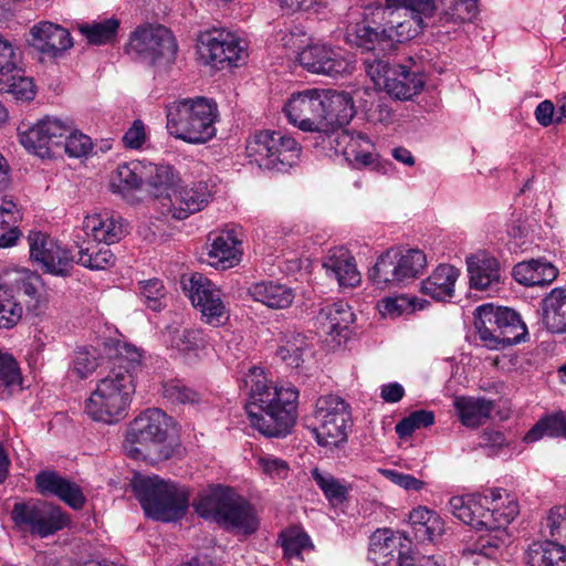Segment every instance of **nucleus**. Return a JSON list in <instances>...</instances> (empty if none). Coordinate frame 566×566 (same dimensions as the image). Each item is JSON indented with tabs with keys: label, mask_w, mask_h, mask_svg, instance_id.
<instances>
[{
	"label": "nucleus",
	"mask_w": 566,
	"mask_h": 566,
	"mask_svg": "<svg viewBox=\"0 0 566 566\" xmlns=\"http://www.w3.org/2000/svg\"><path fill=\"white\" fill-rule=\"evenodd\" d=\"M379 312L384 317L396 318L407 312H412V303L405 296L384 298L379 305Z\"/></svg>",
	"instance_id": "61"
},
{
	"label": "nucleus",
	"mask_w": 566,
	"mask_h": 566,
	"mask_svg": "<svg viewBox=\"0 0 566 566\" xmlns=\"http://www.w3.org/2000/svg\"><path fill=\"white\" fill-rule=\"evenodd\" d=\"M389 7L403 8L424 18L439 11L438 21L444 25L469 22L478 14V0H386Z\"/></svg>",
	"instance_id": "14"
},
{
	"label": "nucleus",
	"mask_w": 566,
	"mask_h": 566,
	"mask_svg": "<svg viewBox=\"0 0 566 566\" xmlns=\"http://www.w3.org/2000/svg\"><path fill=\"white\" fill-rule=\"evenodd\" d=\"M279 541L287 558H301L302 551L313 548L310 536L298 526L287 527L282 530L279 535Z\"/></svg>",
	"instance_id": "50"
},
{
	"label": "nucleus",
	"mask_w": 566,
	"mask_h": 566,
	"mask_svg": "<svg viewBox=\"0 0 566 566\" xmlns=\"http://www.w3.org/2000/svg\"><path fill=\"white\" fill-rule=\"evenodd\" d=\"M30 49L42 57L57 59L73 46V39L67 29L51 21L34 23L25 35Z\"/></svg>",
	"instance_id": "19"
},
{
	"label": "nucleus",
	"mask_w": 566,
	"mask_h": 566,
	"mask_svg": "<svg viewBox=\"0 0 566 566\" xmlns=\"http://www.w3.org/2000/svg\"><path fill=\"white\" fill-rule=\"evenodd\" d=\"M324 144L333 148L335 153L343 154L346 160L356 168L378 169V156L373 153L374 146L363 133L350 132L337 125L327 135Z\"/></svg>",
	"instance_id": "17"
},
{
	"label": "nucleus",
	"mask_w": 566,
	"mask_h": 566,
	"mask_svg": "<svg viewBox=\"0 0 566 566\" xmlns=\"http://www.w3.org/2000/svg\"><path fill=\"white\" fill-rule=\"evenodd\" d=\"M459 271L450 264H440L421 283V292L437 301H447L453 297L454 284Z\"/></svg>",
	"instance_id": "29"
},
{
	"label": "nucleus",
	"mask_w": 566,
	"mask_h": 566,
	"mask_svg": "<svg viewBox=\"0 0 566 566\" xmlns=\"http://www.w3.org/2000/svg\"><path fill=\"white\" fill-rule=\"evenodd\" d=\"M530 566H566L565 545L553 539L534 542L526 552Z\"/></svg>",
	"instance_id": "35"
},
{
	"label": "nucleus",
	"mask_w": 566,
	"mask_h": 566,
	"mask_svg": "<svg viewBox=\"0 0 566 566\" xmlns=\"http://www.w3.org/2000/svg\"><path fill=\"white\" fill-rule=\"evenodd\" d=\"M35 485L42 495H54L74 510H81L85 504L82 489L54 471L38 473Z\"/></svg>",
	"instance_id": "24"
},
{
	"label": "nucleus",
	"mask_w": 566,
	"mask_h": 566,
	"mask_svg": "<svg viewBox=\"0 0 566 566\" xmlns=\"http://www.w3.org/2000/svg\"><path fill=\"white\" fill-rule=\"evenodd\" d=\"M311 475L331 503L339 504L347 500L350 485L318 468H314Z\"/></svg>",
	"instance_id": "46"
},
{
	"label": "nucleus",
	"mask_w": 566,
	"mask_h": 566,
	"mask_svg": "<svg viewBox=\"0 0 566 566\" xmlns=\"http://www.w3.org/2000/svg\"><path fill=\"white\" fill-rule=\"evenodd\" d=\"M434 413L428 410H416L396 424V432L400 438L410 437L417 429L433 424Z\"/></svg>",
	"instance_id": "53"
},
{
	"label": "nucleus",
	"mask_w": 566,
	"mask_h": 566,
	"mask_svg": "<svg viewBox=\"0 0 566 566\" xmlns=\"http://www.w3.org/2000/svg\"><path fill=\"white\" fill-rule=\"evenodd\" d=\"M300 64L307 71L327 76H338L350 72V62L338 51L325 44H312L298 53Z\"/></svg>",
	"instance_id": "22"
},
{
	"label": "nucleus",
	"mask_w": 566,
	"mask_h": 566,
	"mask_svg": "<svg viewBox=\"0 0 566 566\" xmlns=\"http://www.w3.org/2000/svg\"><path fill=\"white\" fill-rule=\"evenodd\" d=\"M22 378L17 360L12 355L0 350V398H9L21 388Z\"/></svg>",
	"instance_id": "48"
},
{
	"label": "nucleus",
	"mask_w": 566,
	"mask_h": 566,
	"mask_svg": "<svg viewBox=\"0 0 566 566\" xmlns=\"http://www.w3.org/2000/svg\"><path fill=\"white\" fill-rule=\"evenodd\" d=\"M30 258L50 274L67 276L72 269L73 256L49 234L38 231L28 235Z\"/></svg>",
	"instance_id": "18"
},
{
	"label": "nucleus",
	"mask_w": 566,
	"mask_h": 566,
	"mask_svg": "<svg viewBox=\"0 0 566 566\" xmlns=\"http://www.w3.org/2000/svg\"><path fill=\"white\" fill-rule=\"evenodd\" d=\"M140 295L145 304L153 311H160L164 306L166 291L163 282L158 279H150L140 282Z\"/></svg>",
	"instance_id": "57"
},
{
	"label": "nucleus",
	"mask_w": 566,
	"mask_h": 566,
	"mask_svg": "<svg viewBox=\"0 0 566 566\" xmlns=\"http://www.w3.org/2000/svg\"><path fill=\"white\" fill-rule=\"evenodd\" d=\"M548 535L566 546V506H557L551 510L545 522Z\"/></svg>",
	"instance_id": "59"
},
{
	"label": "nucleus",
	"mask_w": 566,
	"mask_h": 566,
	"mask_svg": "<svg viewBox=\"0 0 566 566\" xmlns=\"http://www.w3.org/2000/svg\"><path fill=\"white\" fill-rule=\"evenodd\" d=\"M21 62V52L12 41L0 33V73L17 69Z\"/></svg>",
	"instance_id": "60"
},
{
	"label": "nucleus",
	"mask_w": 566,
	"mask_h": 566,
	"mask_svg": "<svg viewBox=\"0 0 566 566\" xmlns=\"http://www.w3.org/2000/svg\"><path fill=\"white\" fill-rule=\"evenodd\" d=\"M453 406L462 424L472 428L485 422L493 409L492 401L472 397H457Z\"/></svg>",
	"instance_id": "36"
},
{
	"label": "nucleus",
	"mask_w": 566,
	"mask_h": 566,
	"mask_svg": "<svg viewBox=\"0 0 566 566\" xmlns=\"http://www.w3.org/2000/svg\"><path fill=\"white\" fill-rule=\"evenodd\" d=\"M415 537L419 541H434L442 535L444 522L434 512L424 506L412 510L409 514Z\"/></svg>",
	"instance_id": "38"
},
{
	"label": "nucleus",
	"mask_w": 566,
	"mask_h": 566,
	"mask_svg": "<svg viewBox=\"0 0 566 566\" xmlns=\"http://www.w3.org/2000/svg\"><path fill=\"white\" fill-rule=\"evenodd\" d=\"M364 65L366 74L374 82L375 86L384 88L388 70L392 69V65L381 59H366Z\"/></svg>",
	"instance_id": "63"
},
{
	"label": "nucleus",
	"mask_w": 566,
	"mask_h": 566,
	"mask_svg": "<svg viewBox=\"0 0 566 566\" xmlns=\"http://www.w3.org/2000/svg\"><path fill=\"white\" fill-rule=\"evenodd\" d=\"M192 305L201 313V319L211 326L218 327L226 324L230 317V311L222 300L221 291L208 277L201 273H192L185 283Z\"/></svg>",
	"instance_id": "15"
},
{
	"label": "nucleus",
	"mask_w": 566,
	"mask_h": 566,
	"mask_svg": "<svg viewBox=\"0 0 566 566\" xmlns=\"http://www.w3.org/2000/svg\"><path fill=\"white\" fill-rule=\"evenodd\" d=\"M424 87V76L419 70L395 64L388 70L384 90L399 101H407L419 94Z\"/></svg>",
	"instance_id": "25"
},
{
	"label": "nucleus",
	"mask_w": 566,
	"mask_h": 566,
	"mask_svg": "<svg viewBox=\"0 0 566 566\" xmlns=\"http://www.w3.org/2000/svg\"><path fill=\"white\" fill-rule=\"evenodd\" d=\"M41 285V276L38 273L25 269L8 272L1 284L2 287H7L18 296L23 295L28 297V302H33L31 305L33 308L38 307L39 289Z\"/></svg>",
	"instance_id": "34"
},
{
	"label": "nucleus",
	"mask_w": 566,
	"mask_h": 566,
	"mask_svg": "<svg viewBox=\"0 0 566 566\" xmlns=\"http://www.w3.org/2000/svg\"><path fill=\"white\" fill-rule=\"evenodd\" d=\"M134 392V377L128 371H108L86 399L85 411L95 421L116 423L126 417Z\"/></svg>",
	"instance_id": "7"
},
{
	"label": "nucleus",
	"mask_w": 566,
	"mask_h": 566,
	"mask_svg": "<svg viewBox=\"0 0 566 566\" xmlns=\"http://www.w3.org/2000/svg\"><path fill=\"white\" fill-rule=\"evenodd\" d=\"M470 286L485 291L500 282V264L493 256L474 255L468 259Z\"/></svg>",
	"instance_id": "31"
},
{
	"label": "nucleus",
	"mask_w": 566,
	"mask_h": 566,
	"mask_svg": "<svg viewBox=\"0 0 566 566\" xmlns=\"http://www.w3.org/2000/svg\"><path fill=\"white\" fill-rule=\"evenodd\" d=\"M345 95L312 88L294 93L284 105L290 123L304 132H316L325 143L327 135L337 126V107L347 104Z\"/></svg>",
	"instance_id": "3"
},
{
	"label": "nucleus",
	"mask_w": 566,
	"mask_h": 566,
	"mask_svg": "<svg viewBox=\"0 0 566 566\" xmlns=\"http://www.w3.org/2000/svg\"><path fill=\"white\" fill-rule=\"evenodd\" d=\"M313 419L312 432L319 446L338 449L347 442L352 413L343 398L335 395L319 397L315 403Z\"/></svg>",
	"instance_id": "8"
},
{
	"label": "nucleus",
	"mask_w": 566,
	"mask_h": 566,
	"mask_svg": "<svg viewBox=\"0 0 566 566\" xmlns=\"http://www.w3.org/2000/svg\"><path fill=\"white\" fill-rule=\"evenodd\" d=\"M323 266L327 275L333 276L342 287H355L360 283L361 276L355 258L345 248L331 250Z\"/></svg>",
	"instance_id": "27"
},
{
	"label": "nucleus",
	"mask_w": 566,
	"mask_h": 566,
	"mask_svg": "<svg viewBox=\"0 0 566 566\" xmlns=\"http://www.w3.org/2000/svg\"><path fill=\"white\" fill-rule=\"evenodd\" d=\"M211 196L212 191L207 181H196L189 186H178L170 195L169 205L163 203V207L172 218L184 220L203 209Z\"/></svg>",
	"instance_id": "23"
},
{
	"label": "nucleus",
	"mask_w": 566,
	"mask_h": 566,
	"mask_svg": "<svg viewBox=\"0 0 566 566\" xmlns=\"http://www.w3.org/2000/svg\"><path fill=\"white\" fill-rule=\"evenodd\" d=\"M163 396L172 403H198L200 394L180 381H169L163 386Z\"/></svg>",
	"instance_id": "54"
},
{
	"label": "nucleus",
	"mask_w": 566,
	"mask_h": 566,
	"mask_svg": "<svg viewBox=\"0 0 566 566\" xmlns=\"http://www.w3.org/2000/svg\"><path fill=\"white\" fill-rule=\"evenodd\" d=\"M217 104L205 97L182 99L169 107L167 129L170 135L191 144H203L216 135Z\"/></svg>",
	"instance_id": "6"
},
{
	"label": "nucleus",
	"mask_w": 566,
	"mask_h": 566,
	"mask_svg": "<svg viewBox=\"0 0 566 566\" xmlns=\"http://www.w3.org/2000/svg\"><path fill=\"white\" fill-rule=\"evenodd\" d=\"M247 154L261 169L285 172L296 164L301 146L281 132L262 130L248 142Z\"/></svg>",
	"instance_id": "9"
},
{
	"label": "nucleus",
	"mask_w": 566,
	"mask_h": 566,
	"mask_svg": "<svg viewBox=\"0 0 566 566\" xmlns=\"http://www.w3.org/2000/svg\"><path fill=\"white\" fill-rule=\"evenodd\" d=\"M132 488L148 517L172 522L181 518L187 512L188 490L171 481H165L157 475L136 474Z\"/></svg>",
	"instance_id": "5"
},
{
	"label": "nucleus",
	"mask_w": 566,
	"mask_h": 566,
	"mask_svg": "<svg viewBox=\"0 0 566 566\" xmlns=\"http://www.w3.org/2000/svg\"><path fill=\"white\" fill-rule=\"evenodd\" d=\"M87 241V247L80 245L77 263L90 270H105L115 263V255L108 245Z\"/></svg>",
	"instance_id": "45"
},
{
	"label": "nucleus",
	"mask_w": 566,
	"mask_h": 566,
	"mask_svg": "<svg viewBox=\"0 0 566 566\" xmlns=\"http://www.w3.org/2000/svg\"><path fill=\"white\" fill-rule=\"evenodd\" d=\"M307 347L306 338L294 331H287L282 344L279 346L276 355L287 366L297 368L303 363V352Z\"/></svg>",
	"instance_id": "47"
},
{
	"label": "nucleus",
	"mask_w": 566,
	"mask_h": 566,
	"mask_svg": "<svg viewBox=\"0 0 566 566\" xmlns=\"http://www.w3.org/2000/svg\"><path fill=\"white\" fill-rule=\"evenodd\" d=\"M62 146L70 157L78 158L86 156L92 150L93 144L87 135L73 129L72 125L70 124V130L63 138Z\"/></svg>",
	"instance_id": "55"
},
{
	"label": "nucleus",
	"mask_w": 566,
	"mask_h": 566,
	"mask_svg": "<svg viewBox=\"0 0 566 566\" xmlns=\"http://www.w3.org/2000/svg\"><path fill=\"white\" fill-rule=\"evenodd\" d=\"M382 476L392 482L394 484L402 488L406 491H420L424 488L426 482L415 478L411 474H406L392 469L380 470Z\"/></svg>",
	"instance_id": "62"
},
{
	"label": "nucleus",
	"mask_w": 566,
	"mask_h": 566,
	"mask_svg": "<svg viewBox=\"0 0 566 566\" xmlns=\"http://www.w3.org/2000/svg\"><path fill=\"white\" fill-rule=\"evenodd\" d=\"M70 130V123L60 118L45 117L25 130L19 128L21 145L39 157H50L55 148L62 147L63 138Z\"/></svg>",
	"instance_id": "16"
},
{
	"label": "nucleus",
	"mask_w": 566,
	"mask_h": 566,
	"mask_svg": "<svg viewBox=\"0 0 566 566\" xmlns=\"http://www.w3.org/2000/svg\"><path fill=\"white\" fill-rule=\"evenodd\" d=\"M497 322V308L492 304H484L476 308L474 327L483 345L493 350L500 349V327Z\"/></svg>",
	"instance_id": "37"
},
{
	"label": "nucleus",
	"mask_w": 566,
	"mask_h": 566,
	"mask_svg": "<svg viewBox=\"0 0 566 566\" xmlns=\"http://www.w3.org/2000/svg\"><path fill=\"white\" fill-rule=\"evenodd\" d=\"M499 315L500 349L518 344L527 336V328L520 315L509 307H496Z\"/></svg>",
	"instance_id": "40"
},
{
	"label": "nucleus",
	"mask_w": 566,
	"mask_h": 566,
	"mask_svg": "<svg viewBox=\"0 0 566 566\" xmlns=\"http://www.w3.org/2000/svg\"><path fill=\"white\" fill-rule=\"evenodd\" d=\"M142 355L139 350L129 344L118 343L116 346V355L112 359L109 371L126 370L134 377L135 369L139 366Z\"/></svg>",
	"instance_id": "52"
},
{
	"label": "nucleus",
	"mask_w": 566,
	"mask_h": 566,
	"mask_svg": "<svg viewBox=\"0 0 566 566\" xmlns=\"http://www.w3.org/2000/svg\"><path fill=\"white\" fill-rule=\"evenodd\" d=\"M11 518L20 531L42 538L55 534L67 524V517L59 506L35 500L14 503Z\"/></svg>",
	"instance_id": "13"
},
{
	"label": "nucleus",
	"mask_w": 566,
	"mask_h": 566,
	"mask_svg": "<svg viewBox=\"0 0 566 566\" xmlns=\"http://www.w3.org/2000/svg\"><path fill=\"white\" fill-rule=\"evenodd\" d=\"M249 400L247 413L253 428L265 437H285L297 418L298 390L289 385L270 386L260 367L250 368L243 378Z\"/></svg>",
	"instance_id": "2"
},
{
	"label": "nucleus",
	"mask_w": 566,
	"mask_h": 566,
	"mask_svg": "<svg viewBox=\"0 0 566 566\" xmlns=\"http://www.w3.org/2000/svg\"><path fill=\"white\" fill-rule=\"evenodd\" d=\"M449 510L453 516L472 528L489 532L464 551V555L475 565L481 564L483 558L496 557L509 541L506 527L520 512L517 501L502 489L452 496L449 500Z\"/></svg>",
	"instance_id": "1"
},
{
	"label": "nucleus",
	"mask_w": 566,
	"mask_h": 566,
	"mask_svg": "<svg viewBox=\"0 0 566 566\" xmlns=\"http://www.w3.org/2000/svg\"><path fill=\"white\" fill-rule=\"evenodd\" d=\"M200 53L208 63L218 69L238 66L245 57L240 40L226 30H214L202 35Z\"/></svg>",
	"instance_id": "20"
},
{
	"label": "nucleus",
	"mask_w": 566,
	"mask_h": 566,
	"mask_svg": "<svg viewBox=\"0 0 566 566\" xmlns=\"http://www.w3.org/2000/svg\"><path fill=\"white\" fill-rule=\"evenodd\" d=\"M239 244L240 242L233 230L223 231L218 234L212 240L208 253L209 258L214 260L212 264L222 269L232 268L239 262Z\"/></svg>",
	"instance_id": "41"
},
{
	"label": "nucleus",
	"mask_w": 566,
	"mask_h": 566,
	"mask_svg": "<svg viewBox=\"0 0 566 566\" xmlns=\"http://www.w3.org/2000/svg\"><path fill=\"white\" fill-rule=\"evenodd\" d=\"M541 304L546 328L552 333H566V287L553 289Z\"/></svg>",
	"instance_id": "32"
},
{
	"label": "nucleus",
	"mask_w": 566,
	"mask_h": 566,
	"mask_svg": "<svg viewBox=\"0 0 566 566\" xmlns=\"http://www.w3.org/2000/svg\"><path fill=\"white\" fill-rule=\"evenodd\" d=\"M543 436L566 438V418L562 413L546 417L538 421L525 436L526 442H534Z\"/></svg>",
	"instance_id": "51"
},
{
	"label": "nucleus",
	"mask_w": 566,
	"mask_h": 566,
	"mask_svg": "<svg viewBox=\"0 0 566 566\" xmlns=\"http://www.w3.org/2000/svg\"><path fill=\"white\" fill-rule=\"evenodd\" d=\"M249 292L256 302L271 308L289 307L295 296L291 287L274 282L255 283Z\"/></svg>",
	"instance_id": "39"
},
{
	"label": "nucleus",
	"mask_w": 566,
	"mask_h": 566,
	"mask_svg": "<svg viewBox=\"0 0 566 566\" xmlns=\"http://www.w3.org/2000/svg\"><path fill=\"white\" fill-rule=\"evenodd\" d=\"M411 17L400 20L399 17H392L385 24H382V36L386 44L385 50L391 51L396 44L407 42L416 38L420 30L424 27L422 23L421 14L412 12Z\"/></svg>",
	"instance_id": "28"
},
{
	"label": "nucleus",
	"mask_w": 566,
	"mask_h": 566,
	"mask_svg": "<svg viewBox=\"0 0 566 566\" xmlns=\"http://www.w3.org/2000/svg\"><path fill=\"white\" fill-rule=\"evenodd\" d=\"M420 249H388L369 270V279L378 286H395L420 276L427 266Z\"/></svg>",
	"instance_id": "11"
},
{
	"label": "nucleus",
	"mask_w": 566,
	"mask_h": 566,
	"mask_svg": "<svg viewBox=\"0 0 566 566\" xmlns=\"http://www.w3.org/2000/svg\"><path fill=\"white\" fill-rule=\"evenodd\" d=\"M98 366L96 350L81 347L75 350L71 373L78 378H87Z\"/></svg>",
	"instance_id": "56"
},
{
	"label": "nucleus",
	"mask_w": 566,
	"mask_h": 566,
	"mask_svg": "<svg viewBox=\"0 0 566 566\" xmlns=\"http://www.w3.org/2000/svg\"><path fill=\"white\" fill-rule=\"evenodd\" d=\"M193 507L200 517L214 522L226 530L252 534L259 527L251 504L230 486L221 484L210 486L199 494L193 502Z\"/></svg>",
	"instance_id": "4"
},
{
	"label": "nucleus",
	"mask_w": 566,
	"mask_h": 566,
	"mask_svg": "<svg viewBox=\"0 0 566 566\" xmlns=\"http://www.w3.org/2000/svg\"><path fill=\"white\" fill-rule=\"evenodd\" d=\"M171 344L175 348L182 353H191L203 348L206 340L202 331L184 329L181 333H177L172 337Z\"/></svg>",
	"instance_id": "58"
},
{
	"label": "nucleus",
	"mask_w": 566,
	"mask_h": 566,
	"mask_svg": "<svg viewBox=\"0 0 566 566\" xmlns=\"http://www.w3.org/2000/svg\"><path fill=\"white\" fill-rule=\"evenodd\" d=\"M170 417L157 408L140 412L126 431L124 448L134 459L144 457L153 448L161 444L168 436Z\"/></svg>",
	"instance_id": "12"
},
{
	"label": "nucleus",
	"mask_w": 566,
	"mask_h": 566,
	"mask_svg": "<svg viewBox=\"0 0 566 566\" xmlns=\"http://www.w3.org/2000/svg\"><path fill=\"white\" fill-rule=\"evenodd\" d=\"M0 91L17 101H31L35 95L32 78L19 67L8 73H0Z\"/></svg>",
	"instance_id": "44"
},
{
	"label": "nucleus",
	"mask_w": 566,
	"mask_h": 566,
	"mask_svg": "<svg viewBox=\"0 0 566 566\" xmlns=\"http://www.w3.org/2000/svg\"><path fill=\"white\" fill-rule=\"evenodd\" d=\"M382 24L373 25L368 21L349 24L346 29V42L363 51L387 52L385 50V38L382 36Z\"/></svg>",
	"instance_id": "30"
},
{
	"label": "nucleus",
	"mask_w": 566,
	"mask_h": 566,
	"mask_svg": "<svg viewBox=\"0 0 566 566\" xmlns=\"http://www.w3.org/2000/svg\"><path fill=\"white\" fill-rule=\"evenodd\" d=\"M83 231L93 242L105 245L118 242L126 233L123 219L107 211L86 216Z\"/></svg>",
	"instance_id": "26"
},
{
	"label": "nucleus",
	"mask_w": 566,
	"mask_h": 566,
	"mask_svg": "<svg viewBox=\"0 0 566 566\" xmlns=\"http://www.w3.org/2000/svg\"><path fill=\"white\" fill-rule=\"evenodd\" d=\"M80 33L93 45L112 44L117 36L119 21L115 18L76 24Z\"/></svg>",
	"instance_id": "43"
},
{
	"label": "nucleus",
	"mask_w": 566,
	"mask_h": 566,
	"mask_svg": "<svg viewBox=\"0 0 566 566\" xmlns=\"http://www.w3.org/2000/svg\"><path fill=\"white\" fill-rule=\"evenodd\" d=\"M22 306L10 300L0 301V328L14 326L22 317Z\"/></svg>",
	"instance_id": "64"
},
{
	"label": "nucleus",
	"mask_w": 566,
	"mask_h": 566,
	"mask_svg": "<svg viewBox=\"0 0 566 566\" xmlns=\"http://www.w3.org/2000/svg\"><path fill=\"white\" fill-rule=\"evenodd\" d=\"M178 175L175 172L170 165H155L154 169L146 180L149 192L158 198L163 199V203L169 205L171 192L178 188Z\"/></svg>",
	"instance_id": "42"
},
{
	"label": "nucleus",
	"mask_w": 566,
	"mask_h": 566,
	"mask_svg": "<svg viewBox=\"0 0 566 566\" xmlns=\"http://www.w3.org/2000/svg\"><path fill=\"white\" fill-rule=\"evenodd\" d=\"M139 166L135 163L120 164L116 168L111 179V189L113 192L125 195L140 187L143 179L137 172Z\"/></svg>",
	"instance_id": "49"
},
{
	"label": "nucleus",
	"mask_w": 566,
	"mask_h": 566,
	"mask_svg": "<svg viewBox=\"0 0 566 566\" xmlns=\"http://www.w3.org/2000/svg\"><path fill=\"white\" fill-rule=\"evenodd\" d=\"M324 333L332 336H344L354 322V313L348 304L337 302L321 308L316 317Z\"/></svg>",
	"instance_id": "33"
},
{
	"label": "nucleus",
	"mask_w": 566,
	"mask_h": 566,
	"mask_svg": "<svg viewBox=\"0 0 566 566\" xmlns=\"http://www.w3.org/2000/svg\"><path fill=\"white\" fill-rule=\"evenodd\" d=\"M410 552L411 541L390 528H378L369 536L367 558L377 566H396Z\"/></svg>",
	"instance_id": "21"
},
{
	"label": "nucleus",
	"mask_w": 566,
	"mask_h": 566,
	"mask_svg": "<svg viewBox=\"0 0 566 566\" xmlns=\"http://www.w3.org/2000/svg\"><path fill=\"white\" fill-rule=\"evenodd\" d=\"M125 52L130 59L150 66H168L177 54L176 40L163 25H145L132 32Z\"/></svg>",
	"instance_id": "10"
}]
</instances>
